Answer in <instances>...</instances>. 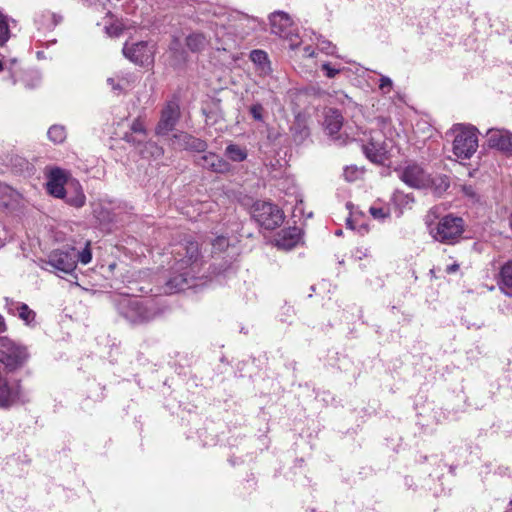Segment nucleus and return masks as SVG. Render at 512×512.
<instances>
[{"mask_svg":"<svg viewBox=\"0 0 512 512\" xmlns=\"http://www.w3.org/2000/svg\"><path fill=\"white\" fill-rule=\"evenodd\" d=\"M91 260V242L89 240L73 241L72 244H66L51 251L48 259L43 261V264L47 267L43 266V268L51 272L71 275L75 271L78 262L87 265Z\"/></svg>","mask_w":512,"mask_h":512,"instance_id":"obj_1","label":"nucleus"},{"mask_svg":"<svg viewBox=\"0 0 512 512\" xmlns=\"http://www.w3.org/2000/svg\"><path fill=\"white\" fill-rule=\"evenodd\" d=\"M120 316L133 325L146 324L161 314V309L154 299L121 296L116 301Z\"/></svg>","mask_w":512,"mask_h":512,"instance_id":"obj_2","label":"nucleus"},{"mask_svg":"<svg viewBox=\"0 0 512 512\" xmlns=\"http://www.w3.org/2000/svg\"><path fill=\"white\" fill-rule=\"evenodd\" d=\"M400 179L412 188L435 187L438 191H445L449 187L446 176L432 178L420 165L409 163L399 171Z\"/></svg>","mask_w":512,"mask_h":512,"instance_id":"obj_3","label":"nucleus"},{"mask_svg":"<svg viewBox=\"0 0 512 512\" xmlns=\"http://www.w3.org/2000/svg\"><path fill=\"white\" fill-rule=\"evenodd\" d=\"M453 153L458 159H470L478 148L477 129L457 124L453 127Z\"/></svg>","mask_w":512,"mask_h":512,"instance_id":"obj_4","label":"nucleus"},{"mask_svg":"<svg viewBox=\"0 0 512 512\" xmlns=\"http://www.w3.org/2000/svg\"><path fill=\"white\" fill-rule=\"evenodd\" d=\"M29 358L28 348L7 337L0 336V362L9 370L20 368Z\"/></svg>","mask_w":512,"mask_h":512,"instance_id":"obj_5","label":"nucleus"},{"mask_svg":"<svg viewBox=\"0 0 512 512\" xmlns=\"http://www.w3.org/2000/svg\"><path fill=\"white\" fill-rule=\"evenodd\" d=\"M253 219L264 229L274 230L284 221L283 211L268 201H256L251 209Z\"/></svg>","mask_w":512,"mask_h":512,"instance_id":"obj_6","label":"nucleus"},{"mask_svg":"<svg viewBox=\"0 0 512 512\" xmlns=\"http://www.w3.org/2000/svg\"><path fill=\"white\" fill-rule=\"evenodd\" d=\"M46 192L57 199H64L67 193V187H70V182L75 180L68 170L62 169L57 166L47 167L45 169Z\"/></svg>","mask_w":512,"mask_h":512,"instance_id":"obj_7","label":"nucleus"},{"mask_svg":"<svg viewBox=\"0 0 512 512\" xmlns=\"http://www.w3.org/2000/svg\"><path fill=\"white\" fill-rule=\"evenodd\" d=\"M430 233L437 241L453 244L463 233V220L459 217L445 216Z\"/></svg>","mask_w":512,"mask_h":512,"instance_id":"obj_8","label":"nucleus"},{"mask_svg":"<svg viewBox=\"0 0 512 512\" xmlns=\"http://www.w3.org/2000/svg\"><path fill=\"white\" fill-rule=\"evenodd\" d=\"M269 20L271 33L288 40L291 47L298 46V34L289 14L283 11H276L270 15Z\"/></svg>","mask_w":512,"mask_h":512,"instance_id":"obj_9","label":"nucleus"},{"mask_svg":"<svg viewBox=\"0 0 512 512\" xmlns=\"http://www.w3.org/2000/svg\"><path fill=\"white\" fill-rule=\"evenodd\" d=\"M171 253L175 255L177 260L176 265L179 266V269H189L193 272H199L197 267L200 252L197 242L192 240H185V242L177 245L176 249H174Z\"/></svg>","mask_w":512,"mask_h":512,"instance_id":"obj_10","label":"nucleus"},{"mask_svg":"<svg viewBox=\"0 0 512 512\" xmlns=\"http://www.w3.org/2000/svg\"><path fill=\"white\" fill-rule=\"evenodd\" d=\"M180 117V109L176 102H168L162 109L160 120L155 128L159 136L167 135L172 131Z\"/></svg>","mask_w":512,"mask_h":512,"instance_id":"obj_11","label":"nucleus"},{"mask_svg":"<svg viewBox=\"0 0 512 512\" xmlns=\"http://www.w3.org/2000/svg\"><path fill=\"white\" fill-rule=\"evenodd\" d=\"M177 271L179 274L173 275L165 283L164 293L172 294L181 292L194 285L193 282L197 272H193L189 269H179V266H177Z\"/></svg>","mask_w":512,"mask_h":512,"instance_id":"obj_12","label":"nucleus"},{"mask_svg":"<svg viewBox=\"0 0 512 512\" xmlns=\"http://www.w3.org/2000/svg\"><path fill=\"white\" fill-rule=\"evenodd\" d=\"M171 145L174 149L188 150L193 152H205L208 145L206 141L196 138L186 132H179L171 138Z\"/></svg>","mask_w":512,"mask_h":512,"instance_id":"obj_13","label":"nucleus"},{"mask_svg":"<svg viewBox=\"0 0 512 512\" xmlns=\"http://www.w3.org/2000/svg\"><path fill=\"white\" fill-rule=\"evenodd\" d=\"M342 126L343 116L340 111L335 108L327 109L325 111L324 127L328 135L338 142L339 145L346 143V139H343L341 135H338Z\"/></svg>","mask_w":512,"mask_h":512,"instance_id":"obj_14","label":"nucleus"},{"mask_svg":"<svg viewBox=\"0 0 512 512\" xmlns=\"http://www.w3.org/2000/svg\"><path fill=\"white\" fill-rule=\"evenodd\" d=\"M23 391L16 381L8 382L0 380V407L8 408L15 405L22 398Z\"/></svg>","mask_w":512,"mask_h":512,"instance_id":"obj_15","label":"nucleus"},{"mask_svg":"<svg viewBox=\"0 0 512 512\" xmlns=\"http://www.w3.org/2000/svg\"><path fill=\"white\" fill-rule=\"evenodd\" d=\"M489 147L505 153L512 152V133L505 129H489L487 131Z\"/></svg>","mask_w":512,"mask_h":512,"instance_id":"obj_16","label":"nucleus"},{"mask_svg":"<svg viewBox=\"0 0 512 512\" xmlns=\"http://www.w3.org/2000/svg\"><path fill=\"white\" fill-rule=\"evenodd\" d=\"M379 137L371 136L367 144L362 146L365 156L373 163L383 164L387 159V148Z\"/></svg>","mask_w":512,"mask_h":512,"instance_id":"obj_17","label":"nucleus"},{"mask_svg":"<svg viewBox=\"0 0 512 512\" xmlns=\"http://www.w3.org/2000/svg\"><path fill=\"white\" fill-rule=\"evenodd\" d=\"M124 56L131 62L144 65L151 59V51L148 48V44L144 41L128 45L127 43L123 47Z\"/></svg>","mask_w":512,"mask_h":512,"instance_id":"obj_18","label":"nucleus"},{"mask_svg":"<svg viewBox=\"0 0 512 512\" xmlns=\"http://www.w3.org/2000/svg\"><path fill=\"white\" fill-rule=\"evenodd\" d=\"M95 218L102 225H108L121 221V207L114 206L111 202L100 203L93 211Z\"/></svg>","mask_w":512,"mask_h":512,"instance_id":"obj_19","label":"nucleus"},{"mask_svg":"<svg viewBox=\"0 0 512 512\" xmlns=\"http://www.w3.org/2000/svg\"><path fill=\"white\" fill-rule=\"evenodd\" d=\"M196 164L209 171L222 174L229 172L231 168L226 160L212 152L197 157Z\"/></svg>","mask_w":512,"mask_h":512,"instance_id":"obj_20","label":"nucleus"},{"mask_svg":"<svg viewBox=\"0 0 512 512\" xmlns=\"http://www.w3.org/2000/svg\"><path fill=\"white\" fill-rule=\"evenodd\" d=\"M301 239V230L298 227H289L281 230L276 239L275 243L278 248L284 250L293 249Z\"/></svg>","mask_w":512,"mask_h":512,"instance_id":"obj_21","label":"nucleus"},{"mask_svg":"<svg viewBox=\"0 0 512 512\" xmlns=\"http://www.w3.org/2000/svg\"><path fill=\"white\" fill-rule=\"evenodd\" d=\"M67 193L63 200L65 203L74 208H82L86 203V196L80 182L75 179L70 182V187H67Z\"/></svg>","mask_w":512,"mask_h":512,"instance_id":"obj_22","label":"nucleus"},{"mask_svg":"<svg viewBox=\"0 0 512 512\" xmlns=\"http://www.w3.org/2000/svg\"><path fill=\"white\" fill-rule=\"evenodd\" d=\"M131 132L126 133L124 140L134 145H139L145 142L147 137V130L145 122L141 117L136 118L131 124Z\"/></svg>","mask_w":512,"mask_h":512,"instance_id":"obj_23","label":"nucleus"},{"mask_svg":"<svg viewBox=\"0 0 512 512\" xmlns=\"http://www.w3.org/2000/svg\"><path fill=\"white\" fill-rule=\"evenodd\" d=\"M187 48L193 52H201L203 51L209 44H211V40L207 38V36L202 32H192L190 33L186 39Z\"/></svg>","mask_w":512,"mask_h":512,"instance_id":"obj_24","label":"nucleus"},{"mask_svg":"<svg viewBox=\"0 0 512 512\" xmlns=\"http://www.w3.org/2000/svg\"><path fill=\"white\" fill-rule=\"evenodd\" d=\"M498 285L506 295H512V260L505 262L500 268Z\"/></svg>","mask_w":512,"mask_h":512,"instance_id":"obj_25","label":"nucleus"},{"mask_svg":"<svg viewBox=\"0 0 512 512\" xmlns=\"http://www.w3.org/2000/svg\"><path fill=\"white\" fill-rule=\"evenodd\" d=\"M20 194L6 184L0 183V205L5 208L13 207L19 202Z\"/></svg>","mask_w":512,"mask_h":512,"instance_id":"obj_26","label":"nucleus"},{"mask_svg":"<svg viewBox=\"0 0 512 512\" xmlns=\"http://www.w3.org/2000/svg\"><path fill=\"white\" fill-rule=\"evenodd\" d=\"M225 156L233 162H243L247 159V149L237 144H229L225 148Z\"/></svg>","mask_w":512,"mask_h":512,"instance_id":"obj_27","label":"nucleus"},{"mask_svg":"<svg viewBox=\"0 0 512 512\" xmlns=\"http://www.w3.org/2000/svg\"><path fill=\"white\" fill-rule=\"evenodd\" d=\"M50 141L55 144L63 143L66 139V129L62 125H52L47 132Z\"/></svg>","mask_w":512,"mask_h":512,"instance_id":"obj_28","label":"nucleus"},{"mask_svg":"<svg viewBox=\"0 0 512 512\" xmlns=\"http://www.w3.org/2000/svg\"><path fill=\"white\" fill-rule=\"evenodd\" d=\"M10 38V30L7 21V17L0 11V47Z\"/></svg>","mask_w":512,"mask_h":512,"instance_id":"obj_29","label":"nucleus"},{"mask_svg":"<svg viewBox=\"0 0 512 512\" xmlns=\"http://www.w3.org/2000/svg\"><path fill=\"white\" fill-rule=\"evenodd\" d=\"M362 175V170L355 165L346 166L343 171V176L346 181L354 182Z\"/></svg>","mask_w":512,"mask_h":512,"instance_id":"obj_30","label":"nucleus"},{"mask_svg":"<svg viewBox=\"0 0 512 512\" xmlns=\"http://www.w3.org/2000/svg\"><path fill=\"white\" fill-rule=\"evenodd\" d=\"M141 153L146 156V153H149L151 157L153 158H159L163 155L164 151L162 147L158 146L154 142H146L145 144V150L141 151Z\"/></svg>","mask_w":512,"mask_h":512,"instance_id":"obj_31","label":"nucleus"},{"mask_svg":"<svg viewBox=\"0 0 512 512\" xmlns=\"http://www.w3.org/2000/svg\"><path fill=\"white\" fill-rule=\"evenodd\" d=\"M128 28L129 27L123 22H115L106 27V32L109 36L118 37Z\"/></svg>","mask_w":512,"mask_h":512,"instance_id":"obj_32","label":"nucleus"},{"mask_svg":"<svg viewBox=\"0 0 512 512\" xmlns=\"http://www.w3.org/2000/svg\"><path fill=\"white\" fill-rule=\"evenodd\" d=\"M393 88V81L388 76L381 75L379 79V89L383 95L391 92Z\"/></svg>","mask_w":512,"mask_h":512,"instance_id":"obj_33","label":"nucleus"},{"mask_svg":"<svg viewBox=\"0 0 512 512\" xmlns=\"http://www.w3.org/2000/svg\"><path fill=\"white\" fill-rule=\"evenodd\" d=\"M318 47L322 52L326 53L327 55H334L336 51V46L325 39L318 40Z\"/></svg>","mask_w":512,"mask_h":512,"instance_id":"obj_34","label":"nucleus"},{"mask_svg":"<svg viewBox=\"0 0 512 512\" xmlns=\"http://www.w3.org/2000/svg\"><path fill=\"white\" fill-rule=\"evenodd\" d=\"M250 58L254 63L259 65L265 64L268 60L266 52L262 50H253L250 54Z\"/></svg>","mask_w":512,"mask_h":512,"instance_id":"obj_35","label":"nucleus"},{"mask_svg":"<svg viewBox=\"0 0 512 512\" xmlns=\"http://www.w3.org/2000/svg\"><path fill=\"white\" fill-rule=\"evenodd\" d=\"M249 112L254 120L259 121V122H262L264 120V118H263L264 108L260 103L253 104L250 107Z\"/></svg>","mask_w":512,"mask_h":512,"instance_id":"obj_36","label":"nucleus"},{"mask_svg":"<svg viewBox=\"0 0 512 512\" xmlns=\"http://www.w3.org/2000/svg\"><path fill=\"white\" fill-rule=\"evenodd\" d=\"M107 84L118 94L125 91V85L121 82H117V75L115 77L108 78Z\"/></svg>","mask_w":512,"mask_h":512,"instance_id":"obj_37","label":"nucleus"},{"mask_svg":"<svg viewBox=\"0 0 512 512\" xmlns=\"http://www.w3.org/2000/svg\"><path fill=\"white\" fill-rule=\"evenodd\" d=\"M17 312L16 315L19 316V318L23 319L28 323V317L30 315V309L27 304L20 303L19 305H16Z\"/></svg>","mask_w":512,"mask_h":512,"instance_id":"obj_38","label":"nucleus"},{"mask_svg":"<svg viewBox=\"0 0 512 512\" xmlns=\"http://www.w3.org/2000/svg\"><path fill=\"white\" fill-rule=\"evenodd\" d=\"M321 69L325 72L326 77L334 78L341 71L339 68H334L330 65V63L325 62L321 65Z\"/></svg>","mask_w":512,"mask_h":512,"instance_id":"obj_39","label":"nucleus"},{"mask_svg":"<svg viewBox=\"0 0 512 512\" xmlns=\"http://www.w3.org/2000/svg\"><path fill=\"white\" fill-rule=\"evenodd\" d=\"M370 213L375 219H385L388 217V212L384 208L371 207Z\"/></svg>","mask_w":512,"mask_h":512,"instance_id":"obj_40","label":"nucleus"},{"mask_svg":"<svg viewBox=\"0 0 512 512\" xmlns=\"http://www.w3.org/2000/svg\"><path fill=\"white\" fill-rule=\"evenodd\" d=\"M5 301H6L5 307L8 311V313H10L12 315H16V312H17L16 305H19L20 302H16V301H13L8 298H6Z\"/></svg>","mask_w":512,"mask_h":512,"instance_id":"obj_41","label":"nucleus"},{"mask_svg":"<svg viewBox=\"0 0 512 512\" xmlns=\"http://www.w3.org/2000/svg\"><path fill=\"white\" fill-rule=\"evenodd\" d=\"M133 81L134 79L131 75L124 76L117 74V82H121L125 85V91L131 86Z\"/></svg>","mask_w":512,"mask_h":512,"instance_id":"obj_42","label":"nucleus"},{"mask_svg":"<svg viewBox=\"0 0 512 512\" xmlns=\"http://www.w3.org/2000/svg\"><path fill=\"white\" fill-rule=\"evenodd\" d=\"M118 2H121V7L127 12L131 13L133 11V6L131 4L134 2V0H117Z\"/></svg>","mask_w":512,"mask_h":512,"instance_id":"obj_43","label":"nucleus"},{"mask_svg":"<svg viewBox=\"0 0 512 512\" xmlns=\"http://www.w3.org/2000/svg\"><path fill=\"white\" fill-rule=\"evenodd\" d=\"M458 269H459V264H457V263H453V264L448 265V266L446 267V272H447L448 274H452V273H455L456 271H458Z\"/></svg>","mask_w":512,"mask_h":512,"instance_id":"obj_44","label":"nucleus"},{"mask_svg":"<svg viewBox=\"0 0 512 512\" xmlns=\"http://www.w3.org/2000/svg\"><path fill=\"white\" fill-rule=\"evenodd\" d=\"M213 245L225 246L228 245V241L225 237H219L217 238L216 243H214Z\"/></svg>","mask_w":512,"mask_h":512,"instance_id":"obj_45","label":"nucleus"},{"mask_svg":"<svg viewBox=\"0 0 512 512\" xmlns=\"http://www.w3.org/2000/svg\"><path fill=\"white\" fill-rule=\"evenodd\" d=\"M6 329H7V327H6L4 317L0 314V333L6 331Z\"/></svg>","mask_w":512,"mask_h":512,"instance_id":"obj_46","label":"nucleus"},{"mask_svg":"<svg viewBox=\"0 0 512 512\" xmlns=\"http://www.w3.org/2000/svg\"><path fill=\"white\" fill-rule=\"evenodd\" d=\"M304 52L308 57L314 56V50L310 46L305 47Z\"/></svg>","mask_w":512,"mask_h":512,"instance_id":"obj_47","label":"nucleus"},{"mask_svg":"<svg viewBox=\"0 0 512 512\" xmlns=\"http://www.w3.org/2000/svg\"><path fill=\"white\" fill-rule=\"evenodd\" d=\"M170 47H180V42L177 39H174Z\"/></svg>","mask_w":512,"mask_h":512,"instance_id":"obj_48","label":"nucleus"},{"mask_svg":"<svg viewBox=\"0 0 512 512\" xmlns=\"http://www.w3.org/2000/svg\"><path fill=\"white\" fill-rule=\"evenodd\" d=\"M36 55L38 59L44 58V53L42 51H38Z\"/></svg>","mask_w":512,"mask_h":512,"instance_id":"obj_49","label":"nucleus"},{"mask_svg":"<svg viewBox=\"0 0 512 512\" xmlns=\"http://www.w3.org/2000/svg\"><path fill=\"white\" fill-rule=\"evenodd\" d=\"M215 48H216L217 50H220V49L226 50V48H225V47H223V46H221V47H220V46H218V45H216V46H215Z\"/></svg>","mask_w":512,"mask_h":512,"instance_id":"obj_50","label":"nucleus"},{"mask_svg":"<svg viewBox=\"0 0 512 512\" xmlns=\"http://www.w3.org/2000/svg\"><path fill=\"white\" fill-rule=\"evenodd\" d=\"M52 18H55V16H54V15H52ZM56 24H57V22L55 21V19H53V23H52V25H53V26H56Z\"/></svg>","mask_w":512,"mask_h":512,"instance_id":"obj_51","label":"nucleus"},{"mask_svg":"<svg viewBox=\"0 0 512 512\" xmlns=\"http://www.w3.org/2000/svg\"><path fill=\"white\" fill-rule=\"evenodd\" d=\"M347 225H348V226H351V221H350V219H347Z\"/></svg>","mask_w":512,"mask_h":512,"instance_id":"obj_52","label":"nucleus"},{"mask_svg":"<svg viewBox=\"0 0 512 512\" xmlns=\"http://www.w3.org/2000/svg\"><path fill=\"white\" fill-rule=\"evenodd\" d=\"M3 69V65H2V62L0 61V72L2 71Z\"/></svg>","mask_w":512,"mask_h":512,"instance_id":"obj_53","label":"nucleus"},{"mask_svg":"<svg viewBox=\"0 0 512 512\" xmlns=\"http://www.w3.org/2000/svg\"><path fill=\"white\" fill-rule=\"evenodd\" d=\"M506 512H512V506H511V508H510V509H508Z\"/></svg>","mask_w":512,"mask_h":512,"instance_id":"obj_54","label":"nucleus"},{"mask_svg":"<svg viewBox=\"0 0 512 512\" xmlns=\"http://www.w3.org/2000/svg\"><path fill=\"white\" fill-rule=\"evenodd\" d=\"M511 227H512V220H511Z\"/></svg>","mask_w":512,"mask_h":512,"instance_id":"obj_55","label":"nucleus"}]
</instances>
